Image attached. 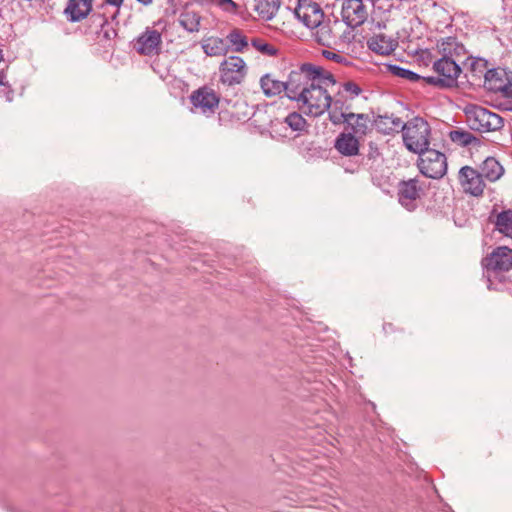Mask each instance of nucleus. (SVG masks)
I'll use <instances>...</instances> for the list:
<instances>
[{
    "mask_svg": "<svg viewBox=\"0 0 512 512\" xmlns=\"http://www.w3.org/2000/svg\"><path fill=\"white\" fill-rule=\"evenodd\" d=\"M459 180L466 193L479 197L483 194L485 183L482 175L470 166H464L459 171Z\"/></svg>",
    "mask_w": 512,
    "mask_h": 512,
    "instance_id": "14",
    "label": "nucleus"
},
{
    "mask_svg": "<svg viewBox=\"0 0 512 512\" xmlns=\"http://www.w3.org/2000/svg\"><path fill=\"white\" fill-rule=\"evenodd\" d=\"M433 71L444 79L448 88H453L457 85L458 77L462 72L460 63L454 60H447L446 58H437L433 61Z\"/></svg>",
    "mask_w": 512,
    "mask_h": 512,
    "instance_id": "15",
    "label": "nucleus"
},
{
    "mask_svg": "<svg viewBox=\"0 0 512 512\" xmlns=\"http://www.w3.org/2000/svg\"><path fill=\"white\" fill-rule=\"evenodd\" d=\"M321 79L333 82L334 75L331 72L325 71L321 66L303 63L297 69L292 70L287 77V98L295 101V98H298V94H302L304 89L310 88L312 82H319Z\"/></svg>",
    "mask_w": 512,
    "mask_h": 512,
    "instance_id": "1",
    "label": "nucleus"
},
{
    "mask_svg": "<svg viewBox=\"0 0 512 512\" xmlns=\"http://www.w3.org/2000/svg\"><path fill=\"white\" fill-rule=\"evenodd\" d=\"M469 127L481 133L500 130L503 127V118L498 114L478 105L466 110Z\"/></svg>",
    "mask_w": 512,
    "mask_h": 512,
    "instance_id": "5",
    "label": "nucleus"
},
{
    "mask_svg": "<svg viewBox=\"0 0 512 512\" xmlns=\"http://www.w3.org/2000/svg\"><path fill=\"white\" fill-rule=\"evenodd\" d=\"M387 70L394 76L406 79L410 82H417L421 79V75L418 73L411 71L407 68H404L397 64H388Z\"/></svg>",
    "mask_w": 512,
    "mask_h": 512,
    "instance_id": "35",
    "label": "nucleus"
},
{
    "mask_svg": "<svg viewBox=\"0 0 512 512\" xmlns=\"http://www.w3.org/2000/svg\"><path fill=\"white\" fill-rule=\"evenodd\" d=\"M367 47L378 55H390L398 47V41L395 38L379 33L367 40Z\"/></svg>",
    "mask_w": 512,
    "mask_h": 512,
    "instance_id": "20",
    "label": "nucleus"
},
{
    "mask_svg": "<svg viewBox=\"0 0 512 512\" xmlns=\"http://www.w3.org/2000/svg\"><path fill=\"white\" fill-rule=\"evenodd\" d=\"M420 57L422 60L426 61V64H428V62L433 64V61L438 58V56L434 55L429 49L421 50Z\"/></svg>",
    "mask_w": 512,
    "mask_h": 512,
    "instance_id": "43",
    "label": "nucleus"
},
{
    "mask_svg": "<svg viewBox=\"0 0 512 512\" xmlns=\"http://www.w3.org/2000/svg\"><path fill=\"white\" fill-rule=\"evenodd\" d=\"M201 47L203 49V52L210 57L222 56L228 53V46H226L225 38H219L214 36L205 38L201 42Z\"/></svg>",
    "mask_w": 512,
    "mask_h": 512,
    "instance_id": "30",
    "label": "nucleus"
},
{
    "mask_svg": "<svg viewBox=\"0 0 512 512\" xmlns=\"http://www.w3.org/2000/svg\"><path fill=\"white\" fill-rule=\"evenodd\" d=\"M480 174L490 182H495L504 174V168L494 157H487L480 166Z\"/></svg>",
    "mask_w": 512,
    "mask_h": 512,
    "instance_id": "29",
    "label": "nucleus"
},
{
    "mask_svg": "<svg viewBox=\"0 0 512 512\" xmlns=\"http://www.w3.org/2000/svg\"><path fill=\"white\" fill-rule=\"evenodd\" d=\"M350 128V133L363 137L370 130V124L373 125V118L369 116V114L365 113H354V119L350 120V123H346Z\"/></svg>",
    "mask_w": 512,
    "mask_h": 512,
    "instance_id": "31",
    "label": "nucleus"
},
{
    "mask_svg": "<svg viewBox=\"0 0 512 512\" xmlns=\"http://www.w3.org/2000/svg\"><path fill=\"white\" fill-rule=\"evenodd\" d=\"M438 58H446L447 60H454L459 63L460 59L465 56L466 48L460 43L456 37L442 38L436 45Z\"/></svg>",
    "mask_w": 512,
    "mask_h": 512,
    "instance_id": "17",
    "label": "nucleus"
},
{
    "mask_svg": "<svg viewBox=\"0 0 512 512\" xmlns=\"http://www.w3.org/2000/svg\"><path fill=\"white\" fill-rule=\"evenodd\" d=\"M322 56L327 59V60H331L335 63H338V64H341V65H344V66H351L352 65V62L349 60V58L337 53V52H334V51H331V50H327V49H323L322 52H321Z\"/></svg>",
    "mask_w": 512,
    "mask_h": 512,
    "instance_id": "38",
    "label": "nucleus"
},
{
    "mask_svg": "<svg viewBox=\"0 0 512 512\" xmlns=\"http://www.w3.org/2000/svg\"><path fill=\"white\" fill-rule=\"evenodd\" d=\"M3 60L2 50L0 49V62Z\"/></svg>",
    "mask_w": 512,
    "mask_h": 512,
    "instance_id": "50",
    "label": "nucleus"
},
{
    "mask_svg": "<svg viewBox=\"0 0 512 512\" xmlns=\"http://www.w3.org/2000/svg\"><path fill=\"white\" fill-rule=\"evenodd\" d=\"M383 330L385 332L392 331L393 330V325L391 323H386V324L383 325Z\"/></svg>",
    "mask_w": 512,
    "mask_h": 512,
    "instance_id": "45",
    "label": "nucleus"
},
{
    "mask_svg": "<svg viewBox=\"0 0 512 512\" xmlns=\"http://www.w3.org/2000/svg\"><path fill=\"white\" fill-rule=\"evenodd\" d=\"M495 214V210L492 211L490 220L494 224L495 231L504 235L505 237L512 238V209H505L495 215V219L492 217Z\"/></svg>",
    "mask_w": 512,
    "mask_h": 512,
    "instance_id": "27",
    "label": "nucleus"
},
{
    "mask_svg": "<svg viewBox=\"0 0 512 512\" xmlns=\"http://www.w3.org/2000/svg\"><path fill=\"white\" fill-rule=\"evenodd\" d=\"M92 0H68L64 14L72 22H80L92 11Z\"/></svg>",
    "mask_w": 512,
    "mask_h": 512,
    "instance_id": "22",
    "label": "nucleus"
},
{
    "mask_svg": "<svg viewBox=\"0 0 512 512\" xmlns=\"http://www.w3.org/2000/svg\"><path fill=\"white\" fill-rule=\"evenodd\" d=\"M260 86L265 96L274 97L285 92L287 96L286 81L277 79L273 74H265L260 79Z\"/></svg>",
    "mask_w": 512,
    "mask_h": 512,
    "instance_id": "26",
    "label": "nucleus"
},
{
    "mask_svg": "<svg viewBox=\"0 0 512 512\" xmlns=\"http://www.w3.org/2000/svg\"><path fill=\"white\" fill-rule=\"evenodd\" d=\"M179 25L189 33L198 32L201 24V16L195 11L184 10L178 17Z\"/></svg>",
    "mask_w": 512,
    "mask_h": 512,
    "instance_id": "32",
    "label": "nucleus"
},
{
    "mask_svg": "<svg viewBox=\"0 0 512 512\" xmlns=\"http://www.w3.org/2000/svg\"><path fill=\"white\" fill-rule=\"evenodd\" d=\"M160 44L161 34L155 29L147 28L138 36L134 48L139 54L150 56L158 50Z\"/></svg>",
    "mask_w": 512,
    "mask_h": 512,
    "instance_id": "19",
    "label": "nucleus"
},
{
    "mask_svg": "<svg viewBox=\"0 0 512 512\" xmlns=\"http://www.w3.org/2000/svg\"><path fill=\"white\" fill-rule=\"evenodd\" d=\"M209 2L228 13H235L238 8V5L233 0H209Z\"/></svg>",
    "mask_w": 512,
    "mask_h": 512,
    "instance_id": "40",
    "label": "nucleus"
},
{
    "mask_svg": "<svg viewBox=\"0 0 512 512\" xmlns=\"http://www.w3.org/2000/svg\"><path fill=\"white\" fill-rule=\"evenodd\" d=\"M341 18L348 28L356 29L367 20V7L362 0H342Z\"/></svg>",
    "mask_w": 512,
    "mask_h": 512,
    "instance_id": "9",
    "label": "nucleus"
},
{
    "mask_svg": "<svg viewBox=\"0 0 512 512\" xmlns=\"http://www.w3.org/2000/svg\"><path fill=\"white\" fill-rule=\"evenodd\" d=\"M420 80H423L427 84L435 86V87H438V88H442V89L448 88V86L444 82V79H442L441 76H439V75H437V76H426V77L421 76Z\"/></svg>",
    "mask_w": 512,
    "mask_h": 512,
    "instance_id": "41",
    "label": "nucleus"
},
{
    "mask_svg": "<svg viewBox=\"0 0 512 512\" xmlns=\"http://www.w3.org/2000/svg\"><path fill=\"white\" fill-rule=\"evenodd\" d=\"M139 3L147 6L153 2V0H137Z\"/></svg>",
    "mask_w": 512,
    "mask_h": 512,
    "instance_id": "46",
    "label": "nucleus"
},
{
    "mask_svg": "<svg viewBox=\"0 0 512 512\" xmlns=\"http://www.w3.org/2000/svg\"><path fill=\"white\" fill-rule=\"evenodd\" d=\"M280 0H254L253 10L264 21L271 20L280 8Z\"/></svg>",
    "mask_w": 512,
    "mask_h": 512,
    "instance_id": "28",
    "label": "nucleus"
},
{
    "mask_svg": "<svg viewBox=\"0 0 512 512\" xmlns=\"http://www.w3.org/2000/svg\"><path fill=\"white\" fill-rule=\"evenodd\" d=\"M336 79L333 82H328L325 79L319 82H312L310 88L303 90L302 94H298L295 102L301 103L307 107L306 114L318 117L324 114L332 105V97L327 91L328 86H334Z\"/></svg>",
    "mask_w": 512,
    "mask_h": 512,
    "instance_id": "2",
    "label": "nucleus"
},
{
    "mask_svg": "<svg viewBox=\"0 0 512 512\" xmlns=\"http://www.w3.org/2000/svg\"><path fill=\"white\" fill-rule=\"evenodd\" d=\"M227 52L243 53L249 47V39L245 32L239 28L231 29L225 36Z\"/></svg>",
    "mask_w": 512,
    "mask_h": 512,
    "instance_id": "24",
    "label": "nucleus"
},
{
    "mask_svg": "<svg viewBox=\"0 0 512 512\" xmlns=\"http://www.w3.org/2000/svg\"><path fill=\"white\" fill-rule=\"evenodd\" d=\"M381 155L378 147L373 142L369 143V151L367 153V159L368 160H376Z\"/></svg>",
    "mask_w": 512,
    "mask_h": 512,
    "instance_id": "42",
    "label": "nucleus"
},
{
    "mask_svg": "<svg viewBox=\"0 0 512 512\" xmlns=\"http://www.w3.org/2000/svg\"><path fill=\"white\" fill-rule=\"evenodd\" d=\"M294 14L309 29H315L325 17L320 5L312 0H299Z\"/></svg>",
    "mask_w": 512,
    "mask_h": 512,
    "instance_id": "11",
    "label": "nucleus"
},
{
    "mask_svg": "<svg viewBox=\"0 0 512 512\" xmlns=\"http://www.w3.org/2000/svg\"><path fill=\"white\" fill-rule=\"evenodd\" d=\"M3 78H4V75L2 73H0V85H4Z\"/></svg>",
    "mask_w": 512,
    "mask_h": 512,
    "instance_id": "49",
    "label": "nucleus"
},
{
    "mask_svg": "<svg viewBox=\"0 0 512 512\" xmlns=\"http://www.w3.org/2000/svg\"><path fill=\"white\" fill-rule=\"evenodd\" d=\"M358 168H359V166H355V167H354V168H352V169H348V168H346V171L351 172V173H354V172L358 171Z\"/></svg>",
    "mask_w": 512,
    "mask_h": 512,
    "instance_id": "47",
    "label": "nucleus"
},
{
    "mask_svg": "<svg viewBox=\"0 0 512 512\" xmlns=\"http://www.w3.org/2000/svg\"><path fill=\"white\" fill-rule=\"evenodd\" d=\"M438 58H446L447 60H454L459 63L460 59L465 56L466 48L460 43L456 37L442 38L436 45Z\"/></svg>",
    "mask_w": 512,
    "mask_h": 512,
    "instance_id": "16",
    "label": "nucleus"
},
{
    "mask_svg": "<svg viewBox=\"0 0 512 512\" xmlns=\"http://www.w3.org/2000/svg\"><path fill=\"white\" fill-rule=\"evenodd\" d=\"M284 123L287 126H289L292 131H297V132L303 131L307 125L306 120L298 112L289 113L285 117Z\"/></svg>",
    "mask_w": 512,
    "mask_h": 512,
    "instance_id": "36",
    "label": "nucleus"
},
{
    "mask_svg": "<svg viewBox=\"0 0 512 512\" xmlns=\"http://www.w3.org/2000/svg\"><path fill=\"white\" fill-rule=\"evenodd\" d=\"M219 72L222 84L234 86L243 82L247 74V66L241 57L232 55L221 62Z\"/></svg>",
    "mask_w": 512,
    "mask_h": 512,
    "instance_id": "8",
    "label": "nucleus"
},
{
    "mask_svg": "<svg viewBox=\"0 0 512 512\" xmlns=\"http://www.w3.org/2000/svg\"><path fill=\"white\" fill-rule=\"evenodd\" d=\"M425 194V188L417 178L401 180L397 184V198L401 206L408 211L418 207V200Z\"/></svg>",
    "mask_w": 512,
    "mask_h": 512,
    "instance_id": "7",
    "label": "nucleus"
},
{
    "mask_svg": "<svg viewBox=\"0 0 512 512\" xmlns=\"http://www.w3.org/2000/svg\"><path fill=\"white\" fill-rule=\"evenodd\" d=\"M449 138L452 142L463 147L480 143V140L472 133L460 129L451 130L449 132Z\"/></svg>",
    "mask_w": 512,
    "mask_h": 512,
    "instance_id": "33",
    "label": "nucleus"
},
{
    "mask_svg": "<svg viewBox=\"0 0 512 512\" xmlns=\"http://www.w3.org/2000/svg\"><path fill=\"white\" fill-rule=\"evenodd\" d=\"M107 4L115 7H120L124 0H105Z\"/></svg>",
    "mask_w": 512,
    "mask_h": 512,
    "instance_id": "44",
    "label": "nucleus"
},
{
    "mask_svg": "<svg viewBox=\"0 0 512 512\" xmlns=\"http://www.w3.org/2000/svg\"><path fill=\"white\" fill-rule=\"evenodd\" d=\"M90 21L99 26L100 29L97 31L98 42L103 47H112L113 40L117 36V31L113 25L108 21L104 14L94 13L90 17Z\"/></svg>",
    "mask_w": 512,
    "mask_h": 512,
    "instance_id": "18",
    "label": "nucleus"
},
{
    "mask_svg": "<svg viewBox=\"0 0 512 512\" xmlns=\"http://www.w3.org/2000/svg\"><path fill=\"white\" fill-rule=\"evenodd\" d=\"M225 114H226V112H224V111H221V112L219 113V118H220V120H222V119L224 118Z\"/></svg>",
    "mask_w": 512,
    "mask_h": 512,
    "instance_id": "48",
    "label": "nucleus"
},
{
    "mask_svg": "<svg viewBox=\"0 0 512 512\" xmlns=\"http://www.w3.org/2000/svg\"><path fill=\"white\" fill-rule=\"evenodd\" d=\"M418 155L420 157L417 166L422 175L431 179H441L445 176L447 173V158L445 154L428 147L423 154Z\"/></svg>",
    "mask_w": 512,
    "mask_h": 512,
    "instance_id": "6",
    "label": "nucleus"
},
{
    "mask_svg": "<svg viewBox=\"0 0 512 512\" xmlns=\"http://www.w3.org/2000/svg\"><path fill=\"white\" fill-rule=\"evenodd\" d=\"M348 99L342 95V92H338L335 98H332V105L327 111L328 118L333 125L350 123V120L354 119V113L349 112L351 105L346 103Z\"/></svg>",
    "mask_w": 512,
    "mask_h": 512,
    "instance_id": "13",
    "label": "nucleus"
},
{
    "mask_svg": "<svg viewBox=\"0 0 512 512\" xmlns=\"http://www.w3.org/2000/svg\"><path fill=\"white\" fill-rule=\"evenodd\" d=\"M250 44L257 51H259L261 54H263L265 56L275 57L279 54V49L275 45L265 41L262 38H259V37L252 38L250 40Z\"/></svg>",
    "mask_w": 512,
    "mask_h": 512,
    "instance_id": "34",
    "label": "nucleus"
},
{
    "mask_svg": "<svg viewBox=\"0 0 512 512\" xmlns=\"http://www.w3.org/2000/svg\"><path fill=\"white\" fill-rule=\"evenodd\" d=\"M484 87L490 92L512 97V76L504 68H491L485 72Z\"/></svg>",
    "mask_w": 512,
    "mask_h": 512,
    "instance_id": "10",
    "label": "nucleus"
},
{
    "mask_svg": "<svg viewBox=\"0 0 512 512\" xmlns=\"http://www.w3.org/2000/svg\"><path fill=\"white\" fill-rule=\"evenodd\" d=\"M401 133L403 144L409 152L423 154L430 145L431 127L420 116L404 122Z\"/></svg>",
    "mask_w": 512,
    "mask_h": 512,
    "instance_id": "3",
    "label": "nucleus"
},
{
    "mask_svg": "<svg viewBox=\"0 0 512 512\" xmlns=\"http://www.w3.org/2000/svg\"><path fill=\"white\" fill-rule=\"evenodd\" d=\"M338 92H342V95L353 100L362 93V88L354 81H347L341 84V88Z\"/></svg>",
    "mask_w": 512,
    "mask_h": 512,
    "instance_id": "37",
    "label": "nucleus"
},
{
    "mask_svg": "<svg viewBox=\"0 0 512 512\" xmlns=\"http://www.w3.org/2000/svg\"><path fill=\"white\" fill-rule=\"evenodd\" d=\"M334 147L343 156H357L360 149L358 136L342 132L336 137Z\"/></svg>",
    "mask_w": 512,
    "mask_h": 512,
    "instance_id": "23",
    "label": "nucleus"
},
{
    "mask_svg": "<svg viewBox=\"0 0 512 512\" xmlns=\"http://www.w3.org/2000/svg\"><path fill=\"white\" fill-rule=\"evenodd\" d=\"M482 265L486 271L488 288L497 290L498 287L495 282L503 283L505 281L503 272L512 268V249L507 246L495 248L492 253L482 260Z\"/></svg>",
    "mask_w": 512,
    "mask_h": 512,
    "instance_id": "4",
    "label": "nucleus"
},
{
    "mask_svg": "<svg viewBox=\"0 0 512 512\" xmlns=\"http://www.w3.org/2000/svg\"><path fill=\"white\" fill-rule=\"evenodd\" d=\"M487 64H488V62L485 59H482V58L473 59L470 64V68H471V72H472L473 76H477L478 78H480L481 75H483L485 77V72L487 70H489L487 68Z\"/></svg>",
    "mask_w": 512,
    "mask_h": 512,
    "instance_id": "39",
    "label": "nucleus"
},
{
    "mask_svg": "<svg viewBox=\"0 0 512 512\" xmlns=\"http://www.w3.org/2000/svg\"><path fill=\"white\" fill-rule=\"evenodd\" d=\"M340 24V20L337 16H333V20L328 18L316 27L317 31L314 34L315 41L322 46H329L330 43L335 39L336 35L333 32V27Z\"/></svg>",
    "mask_w": 512,
    "mask_h": 512,
    "instance_id": "25",
    "label": "nucleus"
},
{
    "mask_svg": "<svg viewBox=\"0 0 512 512\" xmlns=\"http://www.w3.org/2000/svg\"><path fill=\"white\" fill-rule=\"evenodd\" d=\"M219 101L220 99L215 91L207 86L198 88L190 95V102L193 107L200 109L204 114H213Z\"/></svg>",
    "mask_w": 512,
    "mask_h": 512,
    "instance_id": "12",
    "label": "nucleus"
},
{
    "mask_svg": "<svg viewBox=\"0 0 512 512\" xmlns=\"http://www.w3.org/2000/svg\"><path fill=\"white\" fill-rule=\"evenodd\" d=\"M372 114H374L372 112ZM404 122L394 114L373 115V125L384 135L401 132Z\"/></svg>",
    "mask_w": 512,
    "mask_h": 512,
    "instance_id": "21",
    "label": "nucleus"
}]
</instances>
